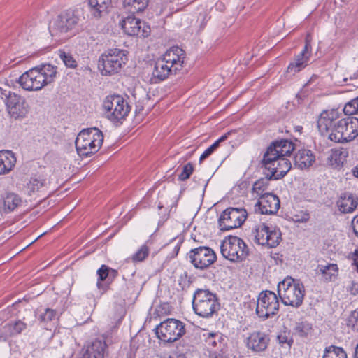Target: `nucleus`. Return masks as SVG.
Instances as JSON below:
<instances>
[{
  "label": "nucleus",
  "instance_id": "4",
  "mask_svg": "<svg viewBox=\"0 0 358 358\" xmlns=\"http://www.w3.org/2000/svg\"><path fill=\"white\" fill-rule=\"evenodd\" d=\"M103 135L96 127L83 129L77 136L75 141L78 154L88 157L98 152L102 145Z\"/></svg>",
  "mask_w": 358,
  "mask_h": 358
},
{
  "label": "nucleus",
  "instance_id": "11",
  "mask_svg": "<svg viewBox=\"0 0 358 358\" xmlns=\"http://www.w3.org/2000/svg\"><path fill=\"white\" fill-rule=\"evenodd\" d=\"M79 17L74 11L67 10L61 13L53 21L50 27V32L52 36L56 37L58 41L66 39L65 34L72 31L77 25Z\"/></svg>",
  "mask_w": 358,
  "mask_h": 358
},
{
  "label": "nucleus",
  "instance_id": "17",
  "mask_svg": "<svg viewBox=\"0 0 358 358\" xmlns=\"http://www.w3.org/2000/svg\"><path fill=\"white\" fill-rule=\"evenodd\" d=\"M271 158V162L262 160V166L265 169L264 174L269 179H280L284 177L290 170L292 165L290 161L286 157Z\"/></svg>",
  "mask_w": 358,
  "mask_h": 358
},
{
  "label": "nucleus",
  "instance_id": "9",
  "mask_svg": "<svg viewBox=\"0 0 358 358\" xmlns=\"http://www.w3.org/2000/svg\"><path fill=\"white\" fill-rule=\"evenodd\" d=\"M223 257L233 262H242L249 254V250L245 242L237 236H229L225 238L220 245Z\"/></svg>",
  "mask_w": 358,
  "mask_h": 358
},
{
  "label": "nucleus",
  "instance_id": "53",
  "mask_svg": "<svg viewBox=\"0 0 358 358\" xmlns=\"http://www.w3.org/2000/svg\"><path fill=\"white\" fill-rule=\"evenodd\" d=\"M353 358H358V343L357 344V346L355 350V354Z\"/></svg>",
  "mask_w": 358,
  "mask_h": 358
},
{
  "label": "nucleus",
  "instance_id": "51",
  "mask_svg": "<svg viewBox=\"0 0 358 358\" xmlns=\"http://www.w3.org/2000/svg\"><path fill=\"white\" fill-rule=\"evenodd\" d=\"M170 358H186L185 355L183 353H173L170 356Z\"/></svg>",
  "mask_w": 358,
  "mask_h": 358
},
{
  "label": "nucleus",
  "instance_id": "21",
  "mask_svg": "<svg viewBox=\"0 0 358 358\" xmlns=\"http://www.w3.org/2000/svg\"><path fill=\"white\" fill-rule=\"evenodd\" d=\"M279 208V198L271 193L262 195L255 204V211L258 210L261 214H275L278 212Z\"/></svg>",
  "mask_w": 358,
  "mask_h": 358
},
{
  "label": "nucleus",
  "instance_id": "10",
  "mask_svg": "<svg viewBox=\"0 0 358 358\" xmlns=\"http://www.w3.org/2000/svg\"><path fill=\"white\" fill-rule=\"evenodd\" d=\"M0 97L3 99L10 118L22 119L28 113L29 106L23 96L0 87Z\"/></svg>",
  "mask_w": 358,
  "mask_h": 358
},
{
  "label": "nucleus",
  "instance_id": "25",
  "mask_svg": "<svg viewBox=\"0 0 358 358\" xmlns=\"http://www.w3.org/2000/svg\"><path fill=\"white\" fill-rule=\"evenodd\" d=\"M27 327V324L20 320L6 324L0 329V342H5L9 338L21 334Z\"/></svg>",
  "mask_w": 358,
  "mask_h": 358
},
{
  "label": "nucleus",
  "instance_id": "2",
  "mask_svg": "<svg viewBox=\"0 0 358 358\" xmlns=\"http://www.w3.org/2000/svg\"><path fill=\"white\" fill-rule=\"evenodd\" d=\"M57 73V66L50 64H41L22 73L18 83L26 91H39L53 83Z\"/></svg>",
  "mask_w": 358,
  "mask_h": 358
},
{
  "label": "nucleus",
  "instance_id": "35",
  "mask_svg": "<svg viewBox=\"0 0 358 358\" xmlns=\"http://www.w3.org/2000/svg\"><path fill=\"white\" fill-rule=\"evenodd\" d=\"M322 358H348V355L343 348L330 345L325 348Z\"/></svg>",
  "mask_w": 358,
  "mask_h": 358
},
{
  "label": "nucleus",
  "instance_id": "48",
  "mask_svg": "<svg viewBox=\"0 0 358 358\" xmlns=\"http://www.w3.org/2000/svg\"><path fill=\"white\" fill-rule=\"evenodd\" d=\"M214 151L212 150V148L208 147L200 156V162L208 157Z\"/></svg>",
  "mask_w": 358,
  "mask_h": 358
},
{
  "label": "nucleus",
  "instance_id": "19",
  "mask_svg": "<svg viewBox=\"0 0 358 358\" xmlns=\"http://www.w3.org/2000/svg\"><path fill=\"white\" fill-rule=\"evenodd\" d=\"M294 144L287 139H281L273 142L266 150L263 157L264 160L271 162V158L286 157L289 156L294 150Z\"/></svg>",
  "mask_w": 358,
  "mask_h": 358
},
{
  "label": "nucleus",
  "instance_id": "55",
  "mask_svg": "<svg viewBox=\"0 0 358 358\" xmlns=\"http://www.w3.org/2000/svg\"><path fill=\"white\" fill-rule=\"evenodd\" d=\"M334 154L331 155V158H333V157H334Z\"/></svg>",
  "mask_w": 358,
  "mask_h": 358
},
{
  "label": "nucleus",
  "instance_id": "24",
  "mask_svg": "<svg viewBox=\"0 0 358 358\" xmlns=\"http://www.w3.org/2000/svg\"><path fill=\"white\" fill-rule=\"evenodd\" d=\"M142 25H145V23L141 22V20L134 16H128L123 20L122 28L129 36L141 34L142 36L145 37L148 35V31L142 28Z\"/></svg>",
  "mask_w": 358,
  "mask_h": 358
},
{
  "label": "nucleus",
  "instance_id": "50",
  "mask_svg": "<svg viewBox=\"0 0 358 358\" xmlns=\"http://www.w3.org/2000/svg\"><path fill=\"white\" fill-rule=\"evenodd\" d=\"M353 265L357 267V271L358 272V249L355 250L352 255Z\"/></svg>",
  "mask_w": 358,
  "mask_h": 358
},
{
  "label": "nucleus",
  "instance_id": "36",
  "mask_svg": "<svg viewBox=\"0 0 358 358\" xmlns=\"http://www.w3.org/2000/svg\"><path fill=\"white\" fill-rule=\"evenodd\" d=\"M59 56L66 67L71 69H76L77 67V62L71 53L59 50Z\"/></svg>",
  "mask_w": 358,
  "mask_h": 358
},
{
  "label": "nucleus",
  "instance_id": "54",
  "mask_svg": "<svg viewBox=\"0 0 358 358\" xmlns=\"http://www.w3.org/2000/svg\"><path fill=\"white\" fill-rule=\"evenodd\" d=\"M253 188H254V189H259L260 188V182H255Z\"/></svg>",
  "mask_w": 358,
  "mask_h": 358
},
{
  "label": "nucleus",
  "instance_id": "16",
  "mask_svg": "<svg viewBox=\"0 0 358 358\" xmlns=\"http://www.w3.org/2000/svg\"><path fill=\"white\" fill-rule=\"evenodd\" d=\"M244 208H228L220 215L218 223L220 230L228 231L241 227L247 217Z\"/></svg>",
  "mask_w": 358,
  "mask_h": 358
},
{
  "label": "nucleus",
  "instance_id": "31",
  "mask_svg": "<svg viewBox=\"0 0 358 358\" xmlns=\"http://www.w3.org/2000/svg\"><path fill=\"white\" fill-rule=\"evenodd\" d=\"M47 187L46 180L41 176L32 177L24 186V191L29 196L41 192Z\"/></svg>",
  "mask_w": 358,
  "mask_h": 358
},
{
  "label": "nucleus",
  "instance_id": "37",
  "mask_svg": "<svg viewBox=\"0 0 358 358\" xmlns=\"http://www.w3.org/2000/svg\"><path fill=\"white\" fill-rule=\"evenodd\" d=\"M110 271V268L106 265H102L101 266V268L97 270V275L99 276L98 281H97V287H99V289H102L103 290H106L107 286L103 285L101 283V282L106 280V278L109 275Z\"/></svg>",
  "mask_w": 358,
  "mask_h": 358
},
{
  "label": "nucleus",
  "instance_id": "14",
  "mask_svg": "<svg viewBox=\"0 0 358 358\" xmlns=\"http://www.w3.org/2000/svg\"><path fill=\"white\" fill-rule=\"evenodd\" d=\"M185 333V324L181 321L169 318L161 322L156 327L157 337L164 342H173Z\"/></svg>",
  "mask_w": 358,
  "mask_h": 358
},
{
  "label": "nucleus",
  "instance_id": "49",
  "mask_svg": "<svg viewBox=\"0 0 358 358\" xmlns=\"http://www.w3.org/2000/svg\"><path fill=\"white\" fill-rule=\"evenodd\" d=\"M277 339L280 345L287 343L289 346L291 345V344L288 341L287 336L285 334L278 335Z\"/></svg>",
  "mask_w": 358,
  "mask_h": 358
},
{
  "label": "nucleus",
  "instance_id": "27",
  "mask_svg": "<svg viewBox=\"0 0 358 358\" xmlns=\"http://www.w3.org/2000/svg\"><path fill=\"white\" fill-rule=\"evenodd\" d=\"M343 134L345 143L354 140L358 136V118L347 117L342 119Z\"/></svg>",
  "mask_w": 358,
  "mask_h": 358
},
{
  "label": "nucleus",
  "instance_id": "29",
  "mask_svg": "<svg viewBox=\"0 0 358 358\" xmlns=\"http://www.w3.org/2000/svg\"><path fill=\"white\" fill-rule=\"evenodd\" d=\"M315 160V157L310 150H299L294 156V164L300 169L309 168Z\"/></svg>",
  "mask_w": 358,
  "mask_h": 358
},
{
  "label": "nucleus",
  "instance_id": "28",
  "mask_svg": "<svg viewBox=\"0 0 358 358\" xmlns=\"http://www.w3.org/2000/svg\"><path fill=\"white\" fill-rule=\"evenodd\" d=\"M16 157L10 150L0 151V176L8 174L15 167Z\"/></svg>",
  "mask_w": 358,
  "mask_h": 358
},
{
  "label": "nucleus",
  "instance_id": "43",
  "mask_svg": "<svg viewBox=\"0 0 358 358\" xmlns=\"http://www.w3.org/2000/svg\"><path fill=\"white\" fill-rule=\"evenodd\" d=\"M292 219L295 222L304 223L309 220L310 215L307 212L301 211L295 214Z\"/></svg>",
  "mask_w": 358,
  "mask_h": 358
},
{
  "label": "nucleus",
  "instance_id": "34",
  "mask_svg": "<svg viewBox=\"0 0 358 358\" xmlns=\"http://www.w3.org/2000/svg\"><path fill=\"white\" fill-rule=\"evenodd\" d=\"M150 0H123L124 8L131 13L143 11L148 6Z\"/></svg>",
  "mask_w": 358,
  "mask_h": 358
},
{
  "label": "nucleus",
  "instance_id": "33",
  "mask_svg": "<svg viewBox=\"0 0 358 358\" xmlns=\"http://www.w3.org/2000/svg\"><path fill=\"white\" fill-rule=\"evenodd\" d=\"M339 210L343 213H352L358 205L357 199L352 194H345L341 196L338 201Z\"/></svg>",
  "mask_w": 358,
  "mask_h": 358
},
{
  "label": "nucleus",
  "instance_id": "39",
  "mask_svg": "<svg viewBox=\"0 0 358 358\" xmlns=\"http://www.w3.org/2000/svg\"><path fill=\"white\" fill-rule=\"evenodd\" d=\"M149 253V248L144 244L132 255L131 259L134 262H143L148 257Z\"/></svg>",
  "mask_w": 358,
  "mask_h": 358
},
{
  "label": "nucleus",
  "instance_id": "1",
  "mask_svg": "<svg viewBox=\"0 0 358 358\" xmlns=\"http://www.w3.org/2000/svg\"><path fill=\"white\" fill-rule=\"evenodd\" d=\"M185 52L178 46L169 49L162 58L158 59L154 65L152 80L159 83L166 79L169 75L176 74L183 68Z\"/></svg>",
  "mask_w": 358,
  "mask_h": 358
},
{
  "label": "nucleus",
  "instance_id": "3",
  "mask_svg": "<svg viewBox=\"0 0 358 358\" xmlns=\"http://www.w3.org/2000/svg\"><path fill=\"white\" fill-rule=\"evenodd\" d=\"M336 110H324L317 120V128L321 135L335 143H345L342 119Z\"/></svg>",
  "mask_w": 358,
  "mask_h": 358
},
{
  "label": "nucleus",
  "instance_id": "52",
  "mask_svg": "<svg viewBox=\"0 0 358 358\" xmlns=\"http://www.w3.org/2000/svg\"><path fill=\"white\" fill-rule=\"evenodd\" d=\"M352 173H353V175L358 178V165L356 166L353 169H352Z\"/></svg>",
  "mask_w": 358,
  "mask_h": 358
},
{
  "label": "nucleus",
  "instance_id": "30",
  "mask_svg": "<svg viewBox=\"0 0 358 358\" xmlns=\"http://www.w3.org/2000/svg\"><path fill=\"white\" fill-rule=\"evenodd\" d=\"M90 12L94 17H100L108 13L111 0H88Z\"/></svg>",
  "mask_w": 358,
  "mask_h": 358
},
{
  "label": "nucleus",
  "instance_id": "5",
  "mask_svg": "<svg viewBox=\"0 0 358 358\" xmlns=\"http://www.w3.org/2000/svg\"><path fill=\"white\" fill-rule=\"evenodd\" d=\"M278 292L285 305L295 308L302 304L305 296L303 284L291 277H287L278 283Z\"/></svg>",
  "mask_w": 358,
  "mask_h": 358
},
{
  "label": "nucleus",
  "instance_id": "38",
  "mask_svg": "<svg viewBox=\"0 0 358 358\" xmlns=\"http://www.w3.org/2000/svg\"><path fill=\"white\" fill-rule=\"evenodd\" d=\"M294 331L300 336H307L311 333L312 325L306 321H302L296 324Z\"/></svg>",
  "mask_w": 358,
  "mask_h": 358
},
{
  "label": "nucleus",
  "instance_id": "45",
  "mask_svg": "<svg viewBox=\"0 0 358 358\" xmlns=\"http://www.w3.org/2000/svg\"><path fill=\"white\" fill-rule=\"evenodd\" d=\"M231 134V132L225 133L222 135L220 138H218L213 144H212L210 148H212V150L215 151L220 145V143L224 141H225L228 136Z\"/></svg>",
  "mask_w": 358,
  "mask_h": 358
},
{
  "label": "nucleus",
  "instance_id": "26",
  "mask_svg": "<svg viewBox=\"0 0 358 358\" xmlns=\"http://www.w3.org/2000/svg\"><path fill=\"white\" fill-rule=\"evenodd\" d=\"M338 265L333 263L319 264L315 270L317 275L320 276V280L324 282L335 281L338 278Z\"/></svg>",
  "mask_w": 358,
  "mask_h": 358
},
{
  "label": "nucleus",
  "instance_id": "20",
  "mask_svg": "<svg viewBox=\"0 0 358 358\" xmlns=\"http://www.w3.org/2000/svg\"><path fill=\"white\" fill-rule=\"evenodd\" d=\"M310 55L311 37L308 34L306 37L303 50L295 57L294 62L289 64L287 72L294 75L296 73L303 69L308 65Z\"/></svg>",
  "mask_w": 358,
  "mask_h": 358
},
{
  "label": "nucleus",
  "instance_id": "32",
  "mask_svg": "<svg viewBox=\"0 0 358 358\" xmlns=\"http://www.w3.org/2000/svg\"><path fill=\"white\" fill-rule=\"evenodd\" d=\"M106 345L101 340L94 341L83 354V358H104Z\"/></svg>",
  "mask_w": 358,
  "mask_h": 358
},
{
  "label": "nucleus",
  "instance_id": "6",
  "mask_svg": "<svg viewBox=\"0 0 358 358\" xmlns=\"http://www.w3.org/2000/svg\"><path fill=\"white\" fill-rule=\"evenodd\" d=\"M127 51L110 49L101 54L98 61V69L103 76L117 73L127 62Z\"/></svg>",
  "mask_w": 358,
  "mask_h": 358
},
{
  "label": "nucleus",
  "instance_id": "8",
  "mask_svg": "<svg viewBox=\"0 0 358 358\" xmlns=\"http://www.w3.org/2000/svg\"><path fill=\"white\" fill-rule=\"evenodd\" d=\"M106 117L113 123L122 122L128 116L131 107L120 95H108L103 101Z\"/></svg>",
  "mask_w": 358,
  "mask_h": 358
},
{
  "label": "nucleus",
  "instance_id": "44",
  "mask_svg": "<svg viewBox=\"0 0 358 358\" xmlns=\"http://www.w3.org/2000/svg\"><path fill=\"white\" fill-rule=\"evenodd\" d=\"M349 322L353 329H358V310L352 312L349 318Z\"/></svg>",
  "mask_w": 358,
  "mask_h": 358
},
{
  "label": "nucleus",
  "instance_id": "13",
  "mask_svg": "<svg viewBox=\"0 0 358 358\" xmlns=\"http://www.w3.org/2000/svg\"><path fill=\"white\" fill-rule=\"evenodd\" d=\"M203 336L210 358H231L225 336L220 332H206Z\"/></svg>",
  "mask_w": 358,
  "mask_h": 358
},
{
  "label": "nucleus",
  "instance_id": "12",
  "mask_svg": "<svg viewBox=\"0 0 358 358\" xmlns=\"http://www.w3.org/2000/svg\"><path fill=\"white\" fill-rule=\"evenodd\" d=\"M252 236L256 243L270 248L278 246L281 241L280 229L265 223L255 225L252 230Z\"/></svg>",
  "mask_w": 358,
  "mask_h": 358
},
{
  "label": "nucleus",
  "instance_id": "40",
  "mask_svg": "<svg viewBox=\"0 0 358 358\" xmlns=\"http://www.w3.org/2000/svg\"><path fill=\"white\" fill-rule=\"evenodd\" d=\"M343 112L347 115H352L358 113V97L347 103L343 108Z\"/></svg>",
  "mask_w": 358,
  "mask_h": 358
},
{
  "label": "nucleus",
  "instance_id": "46",
  "mask_svg": "<svg viewBox=\"0 0 358 358\" xmlns=\"http://www.w3.org/2000/svg\"><path fill=\"white\" fill-rule=\"evenodd\" d=\"M348 291L353 295L358 294V282L352 281L350 286L348 288Z\"/></svg>",
  "mask_w": 358,
  "mask_h": 358
},
{
  "label": "nucleus",
  "instance_id": "18",
  "mask_svg": "<svg viewBox=\"0 0 358 358\" xmlns=\"http://www.w3.org/2000/svg\"><path fill=\"white\" fill-rule=\"evenodd\" d=\"M188 257L194 266L201 270L209 267L217 259L215 252L210 248L205 246L191 250Z\"/></svg>",
  "mask_w": 358,
  "mask_h": 358
},
{
  "label": "nucleus",
  "instance_id": "15",
  "mask_svg": "<svg viewBox=\"0 0 358 358\" xmlns=\"http://www.w3.org/2000/svg\"><path fill=\"white\" fill-rule=\"evenodd\" d=\"M279 309V301L277 295L268 290L263 291L259 294L256 313L264 320L277 314Z\"/></svg>",
  "mask_w": 358,
  "mask_h": 358
},
{
  "label": "nucleus",
  "instance_id": "47",
  "mask_svg": "<svg viewBox=\"0 0 358 358\" xmlns=\"http://www.w3.org/2000/svg\"><path fill=\"white\" fill-rule=\"evenodd\" d=\"M352 226L355 235L358 237V215L353 218L352 221Z\"/></svg>",
  "mask_w": 358,
  "mask_h": 358
},
{
  "label": "nucleus",
  "instance_id": "23",
  "mask_svg": "<svg viewBox=\"0 0 358 358\" xmlns=\"http://www.w3.org/2000/svg\"><path fill=\"white\" fill-rule=\"evenodd\" d=\"M22 203L21 197L16 193L6 192L0 196V211L10 213L17 209Z\"/></svg>",
  "mask_w": 358,
  "mask_h": 358
},
{
  "label": "nucleus",
  "instance_id": "7",
  "mask_svg": "<svg viewBox=\"0 0 358 358\" xmlns=\"http://www.w3.org/2000/svg\"><path fill=\"white\" fill-rule=\"evenodd\" d=\"M196 314L202 317H210L220 308L216 294L208 289H198L195 291L192 301Z\"/></svg>",
  "mask_w": 358,
  "mask_h": 358
},
{
  "label": "nucleus",
  "instance_id": "22",
  "mask_svg": "<svg viewBox=\"0 0 358 358\" xmlns=\"http://www.w3.org/2000/svg\"><path fill=\"white\" fill-rule=\"evenodd\" d=\"M269 338L261 331H254L247 338V347L255 352L264 351L268 345Z\"/></svg>",
  "mask_w": 358,
  "mask_h": 358
},
{
  "label": "nucleus",
  "instance_id": "41",
  "mask_svg": "<svg viewBox=\"0 0 358 358\" xmlns=\"http://www.w3.org/2000/svg\"><path fill=\"white\" fill-rule=\"evenodd\" d=\"M194 171L193 165L191 163L186 164L183 168L181 173L178 176V179L184 181L189 178Z\"/></svg>",
  "mask_w": 358,
  "mask_h": 358
},
{
  "label": "nucleus",
  "instance_id": "42",
  "mask_svg": "<svg viewBox=\"0 0 358 358\" xmlns=\"http://www.w3.org/2000/svg\"><path fill=\"white\" fill-rule=\"evenodd\" d=\"M57 313L50 308H46L44 313H42L39 316V320L41 322H50L55 318Z\"/></svg>",
  "mask_w": 358,
  "mask_h": 358
}]
</instances>
